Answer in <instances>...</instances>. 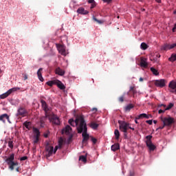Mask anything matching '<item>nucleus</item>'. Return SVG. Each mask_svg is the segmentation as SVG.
I'll use <instances>...</instances> for the list:
<instances>
[{
    "label": "nucleus",
    "instance_id": "obj_1",
    "mask_svg": "<svg viewBox=\"0 0 176 176\" xmlns=\"http://www.w3.org/2000/svg\"><path fill=\"white\" fill-rule=\"evenodd\" d=\"M68 122L73 126H77V131L78 134H82L83 133V126L86 124V121H85V118L83 116H77L75 121L74 119L69 120Z\"/></svg>",
    "mask_w": 176,
    "mask_h": 176
},
{
    "label": "nucleus",
    "instance_id": "obj_2",
    "mask_svg": "<svg viewBox=\"0 0 176 176\" xmlns=\"http://www.w3.org/2000/svg\"><path fill=\"white\" fill-rule=\"evenodd\" d=\"M13 160H14V153L10 155V156L6 160V162H7V164L9 166L10 170L13 171V170H14V167H16V171L19 172V162H14Z\"/></svg>",
    "mask_w": 176,
    "mask_h": 176
},
{
    "label": "nucleus",
    "instance_id": "obj_3",
    "mask_svg": "<svg viewBox=\"0 0 176 176\" xmlns=\"http://www.w3.org/2000/svg\"><path fill=\"white\" fill-rule=\"evenodd\" d=\"M120 124V130L124 133V135H127V131L129 130V127L130 126L129 123L126 122L125 121H118Z\"/></svg>",
    "mask_w": 176,
    "mask_h": 176
},
{
    "label": "nucleus",
    "instance_id": "obj_4",
    "mask_svg": "<svg viewBox=\"0 0 176 176\" xmlns=\"http://www.w3.org/2000/svg\"><path fill=\"white\" fill-rule=\"evenodd\" d=\"M28 116V111H27L25 108L23 107H19V109H17L16 116L17 117L21 116V118H25V116Z\"/></svg>",
    "mask_w": 176,
    "mask_h": 176
},
{
    "label": "nucleus",
    "instance_id": "obj_5",
    "mask_svg": "<svg viewBox=\"0 0 176 176\" xmlns=\"http://www.w3.org/2000/svg\"><path fill=\"white\" fill-rule=\"evenodd\" d=\"M17 90H20V88H19V87H13L12 89H10L6 93L1 94L0 96V98H1V100H3V99L9 97V96H10V94H12V93H14V91H17Z\"/></svg>",
    "mask_w": 176,
    "mask_h": 176
},
{
    "label": "nucleus",
    "instance_id": "obj_6",
    "mask_svg": "<svg viewBox=\"0 0 176 176\" xmlns=\"http://www.w3.org/2000/svg\"><path fill=\"white\" fill-rule=\"evenodd\" d=\"M50 122L52 123V124H55L56 126H60L61 122H60V118L55 114H52L50 118Z\"/></svg>",
    "mask_w": 176,
    "mask_h": 176
},
{
    "label": "nucleus",
    "instance_id": "obj_7",
    "mask_svg": "<svg viewBox=\"0 0 176 176\" xmlns=\"http://www.w3.org/2000/svg\"><path fill=\"white\" fill-rule=\"evenodd\" d=\"M82 142H85L86 141H88L89 138V135L87 133V124H85V125L82 126Z\"/></svg>",
    "mask_w": 176,
    "mask_h": 176
},
{
    "label": "nucleus",
    "instance_id": "obj_8",
    "mask_svg": "<svg viewBox=\"0 0 176 176\" xmlns=\"http://www.w3.org/2000/svg\"><path fill=\"white\" fill-rule=\"evenodd\" d=\"M162 122H163L164 126H171L173 123H174V119L171 117H168V118H161Z\"/></svg>",
    "mask_w": 176,
    "mask_h": 176
},
{
    "label": "nucleus",
    "instance_id": "obj_9",
    "mask_svg": "<svg viewBox=\"0 0 176 176\" xmlns=\"http://www.w3.org/2000/svg\"><path fill=\"white\" fill-rule=\"evenodd\" d=\"M168 90L170 93L176 94V81L172 80L169 82Z\"/></svg>",
    "mask_w": 176,
    "mask_h": 176
},
{
    "label": "nucleus",
    "instance_id": "obj_10",
    "mask_svg": "<svg viewBox=\"0 0 176 176\" xmlns=\"http://www.w3.org/2000/svg\"><path fill=\"white\" fill-rule=\"evenodd\" d=\"M45 150L48 153L47 154V157H50L52 155H53L54 147L53 146H50L49 144H47L45 146Z\"/></svg>",
    "mask_w": 176,
    "mask_h": 176
},
{
    "label": "nucleus",
    "instance_id": "obj_11",
    "mask_svg": "<svg viewBox=\"0 0 176 176\" xmlns=\"http://www.w3.org/2000/svg\"><path fill=\"white\" fill-rule=\"evenodd\" d=\"M154 85L157 87H164V86H166V80L164 79L156 80L154 82Z\"/></svg>",
    "mask_w": 176,
    "mask_h": 176
},
{
    "label": "nucleus",
    "instance_id": "obj_12",
    "mask_svg": "<svg viewBox=\"0 0 176 176\" xmlns=\"http://www.w3.org/2000/svg\"><path fill=\"white\" fill-rule=\"evenodd\" d=\"M56 47L60 53V54H62V56H65V46L61 44H56Z\"/></svg>",
    "mask_w": 176,
    "mask_h": 176
},
{
    "label": "nucleus",
    "instance_id": "obj_13",
    "mask_svg": "<svg viewBox=\"0 0 176 176\" xmlns=\"http://www.w3.org/2000/svg\"><path fill=\"white\" fill-rule=\"evenodd\" d=\"M137 93V89H135V87H130L129 91L127 92V95L131 97H135V94Z\"/></svg>",
    "mask_w": 176,
    "mask_h": 176
},
{
    "label": "nucleus",
    "instance_id": "obj_14",
    "mask_svg": "<svg viewBox=\"0 0 176 176\" xmlns=\"http://www.w3.org/2000/svg\"><path fill=\"white\" fill-rule=\"evenodd\" d=\"M55 74L59 75V76H64L65 75V71L58 67L55 69Z\"/></svg>",
    "mask_w": 176,
    "mask_h": 176
},
{
    "label": "nucleus",
    "instance_id": "obj_15",
    "mask_svg": "<svg viewBox=\"0 0 176 176\" xmlns=\"http://www.w3.org/2000/svg\"><path fill=\"white\" fill-rule=\"evenodd\" d=\"M72 131V128L69 126V125H67L63 130H62V134H67L68 135L71 133V131Z\"/></svg>",
    "mask_w": 176,
    "mask_h": 176
},
{
    "label": "nucleus",
    "instance_id": "obj_16",
    "mask_svg": "<svg viewBox=\"0 0 176 176\" xmlns=\"http://www.w3.org/2000/svg\"><path fill=\"white\" fill-rule=\"evenodd\" d=\"M41 107L44 111V112H45V113H47L48 111H49V108L47 107V103H46V101L41 100Z\"/></svg>",
    "mask_w": 176,
    "mask_h": 176
},
{
    "label": "nucleus",
    "instance_id": "obj_17",
    "mask_svg": "<svg viewBox=\"0 0 176 176\" xmlns=\"http://www.w3.org/2000/svg\"><path fill=\"white\" fill-rule=\"evenodd\" d=\"M140 67H142V68H147L148 67V63H146V58H141Z\"/></svg>",
    "mask_w": 176,
    "mask_h": 176
},
{
    "label": "nucleus",
    "instance_id": "obj_18",
    "mask_svg": "<svg viewBox=\"0 0 176 176\" xmlns=\"http://www.w3.org/2000/svg\"><path fill=\"white\" fill-rule=\"evenodd\" d=\"M55 85H56V86L60 89V90H64V89H65L64 84H63V82L58 80H56Z\"/></svg>",
    "mask_w": 176,
    "mask_h": 176
},
{
    "label": "nucleus",
    "instance_id": "obj_19",
    "mask_svg": "<svg viewBox=\"0 0 176 176\" xmlns=\"http://www.w3.org/2000/svg\"><path fill=\"white\" fill-rule=\"evenodd\" d=\"M77 13H78L79 14H88L89 11L85 10L83 8H80L77 10Z\"/></svg>",
    "mask_w": 176,
    "mask_h": 176
},
{
    "label": "nucleus",
    "instance_id": "obj_20",
    "mask_svg": "<svg viewBox=\"0 0 176 176\" xmlns=\"http://www.w3.org/2000/svg\"><path fill=\"white\" fill-rule=\"evenodd\" d=\"M159 58H160V55L159 54H155L153 57L150 58V60L155 63H157L159 61Z\"/></svg>",
    "mask_w": 176,
    "mask_h": 176
},
{
    "label": "nucleus",
    "instance_id": "obj_21",
    "mask_svg": "<svg viewBox=\"0 0 176 176\" xmlns=\"http://www.w3.org/2000/svg\"><path fill=\"white\" fill-rule=\"evenodd\" d=\"M47 116H49L47 113H45V116L40 118V123H41V127H43V124H45V122H46V119H47Z\"/></svg>",
    "mask_w": 176,
    "mask_h": 176
},
{
    "label": "nucleus",
    "instance_id": "obj_22",
    "mask_svg": "<svg viewBox=\"0 0 176 176\" xmlns=\"http://www.w3.org/2000/svg\"><path fill=\"white\" fill-rule=\"evenodd\" d=\"M43 71V68H40L38 71H37V76L39 79V80H41V82H43V77H42V72Z\"/></svg>",
    "mask_w": 176,
    "mask_h": 176
},
{
    "label": "nucleus",
    "instance_id": "obj_23",
    "mask_svg": "<svg viewBox=\"0 0 176 176\" xmlns=\"http://www.w3.org/2000/svg\"><path fill=\"white\" fill-rule=\"evenodd\" d=\"M88 126H89V127H91V129H93V130H97V129H98L99 124L94 122H91V123H89L88 124Z\"/></svg>",
    "mask_w": 176,
    "mask_h": 176
},
{
    "label": "nucleus",
    "instance_id": "obj_24",
    "mask_svg": "<svg viewBox=\"0 0 176 176\" xmlns=\"http://www.w3.org/2000/svg\"><path fill=\"white\" fill-rule=\"evenodd\" d=\"M5 119L9 120V116L7 113H4L0 116V120L3 122V123H5Z\"/></svg>",
    "mask_w": 176,
    "mask_h": 176
},
{
    "label": "nucleus",
    "instance_id": "obj_25",
    "mask_svg": "<svg viewBox=\"0 0 176 176\" xmlns=\"http://www.w3.org/2000/svg\"><path fill=\"white\" fill-rule=\"evenodd\" d=\"M118 149H120V146L119 144L116 143L111 146V151L113 152H116V151H118Z\"/></svg>",
    "mask_w": 176,
    "mask_h": 176
},
{
    "label": "nucleus",
    "instance_id": "obj_26",
    "mask_svg": "<svg viewBox=\"0 0 176 176\" xmlns=\"http://www.w3.org/2000/svg\"><path fill=\"white\" fill-rule=\"evenodd\" d=\"M151 115L148 116L146 113H142L136 117V119H142L145 118L146 119H149L151 118Z\"/></svg>",
    "mask_w": 176,
    "mask_h": 176
},
{
    "label": "nucleus",
    "instance_id": "obj_27",
    "mask_svg": "<svg viewBox=\"0 0 176 176\" xmlns=\"http://www.w3.org/2000/svg\"><path fill=\"white\" fill-rule=\"evenodd\" d=\"M134 108V104H129L127 106L124 107V111L125 112H130V110L133 109Z\"/></svg>",
    "mask_w": 176,
    "mask_h": 176
},
{
    "label": "nucleus",
    "instance_id": "obj_28",
    "mask_svg": "<svg viewBox=\"0 0 176 176\" xmlns=\"http://www.w3.org/2000/svg\"><path fill=\"white\" fill-rule=\"evenodd\" d=\"M146 146H148L149 151H154L155 149H156V146H155V144H152V142L147 143Z\"/></svg>",
    "mask_w": 176,
    "mask_h": 176
},
{
    "label": "nucleus",
    "instance_id": "obj_29",
    "mask_svg": "<svg viewBox=\"0 0 176 176\" xmlns=\"http://www.w3.org/2000/svg\"><path fill=\"white\" fill-rule=\"evenodd\" d=\"M34 133L36 134V137H40L41 136V132L39 131V129L38 128H33Z\"/></svg>",
    "mask_w": 176,
    "mask_h": 176
},
{
    "label": "nucleus",
    "instance_id": "obj_30",
    "mask_svg": "<svg viewBox=\"0 0 176 176\" xmlns=\"http://www.w3.org/2000/svg\"><path fill=\"white\" fill-rule=\"evenodd\" d=\"M79 160H81L83 163H86V162H87V157L86 155H80L79 157Z\"/></svg>",
    "mask_w": 176,
    "mask_h": 176
},
{
    "label": "nucleus",
    "instance_id": "obj_31",
    "mask_svg": "<svg viewBox=\"0 0 176 176\" xmlns=\"http://www.w3.org/2000/svg\"><path fill=\"white\" fill-rule=\"evenodd\" d=\"M88 3H91V9H94V8H96V3L94 0H89Z\"/></svg>",
    "mask_w": 176,
    "mask_h": 176
},
{
    "label": "nucleus",
    "instance_id": "obj_32",
    "mask_svg": "<svg viewBox=\"0 0 176 176\" xmlns=\"http://www.w3.org/2000/svg\"><path fill=\"white\" fill-rule=\"evenodd\" d=\"M169 61H171V63H174V61H176V54H172L171 56L168 58Z\"/></svg>",
    "mask_w": 176,
    "mask_h": 176
},
{
    "label": "nucleus",
    "instance_id": "obj_33",
    "mask_svg": "<svg viewBox=\"0 0 176 176\" xmlns=\"http://www.w3.org/2000/svg\"><path fill=\"white\" fill-rule=\"evenodd\" d=\"M114 134H115L116 140H119V138L120 137V133H119V130L116 129L114 131Z\"/></svg>",
    "mask_w": 176,
    "mask_h": 176
},
{
    "label": "nucleus",
    "instance_id": "obj_34",
    "mask_svg": "<svg viewBox=\"0 0 176 176\" xmlns=\"http://www.w3.org/2000/svg\"><path fill=\"white\" fill-rule=\"evenodd\" d=\"M162 50H171L170 48V44H164L162 47Z\"/></svg>",
    "mask_w": 176,
    "mask_h": 176
},
{
    "label": "nucleus",
    "instance_id": "obj_35",
    "mask_svg": "<svg viewBox=\"0 0 176 176\" xmlns=\"http://www.w3.org/2000/svg\"><path fill=\"white\" fill-rule=\"evenodd\" d=\"M150 69L151 72L153 74V75H155V76H157V75H159V72H157V70L154 67H151Z\"/></svg>",
    "mask_w": 176,
    "mask_h": 176
},
{
    "label": "nucleus",
    "instance_id": "obj_36",
    "mask_svg": "<svg viewBox=\"0 0 176 176\" xmlns=\"http://www.w3.org/2000/svg\"><path fill=\"white\" fill-rule=\"evenodd\" d=\"M140 47L142 50H146V49H148V45L145 43H142Z\"/></svg>",
    "mask_w": 176,
    "mask_h": 176
},
{
    "label": "nucleus",
    "instance_id": "obj_37",
    "mask_svg": "<svg viewBox=\"0 0 176 176\" xmlns=\"http://www.w3.org/2000/svg\"><path fill=\"white\" fill-rule=\"evenodd\" d=\"M23 126H25L26 129H28V130H30V126H31V122H25L23 123Z\"/></svg>",
    "mask_w": 176,
    "mask_h": 176
},
{
    "label": "nucleus",
    "instance_id": "obj_38",
    "mask_svg": "<svg viewBox=\"0 0 176 176\" xmlns=\"http://www.w3.org/2000/svg\"><path fill=\"white\" fill-rule=\"evenodd\" d=\"M146 139L147 140L146 141V144H149V143L152 142V140H152V135H147L146 137Z\"/></svg>",
    "mask_w": 176,
    "mask_h": 176
},
{
    "label": "nucleus",
    "instance_id": "obj_39",
    "mask_svg": "<svg viewBox=\"0 0 176 176\" xmlns=\"http://www.w3.org/2000/svg\"><path fill=\"white\" fill-rule=\"evenodd\" d=\"M56 80L48 81V82H47V86L52 87V86H53V85H56Z\"/></svg>",
    "mask_w": 176,
    "mask_h": 176
},
{
    "label": "nucleus",
    "instance_id": "obj_40",
    "mask_svg": "<svg viewBox=\"0 0 176 176\" xmlns=\"http://www.w3.org/2000/svg\"><path fill=\"white\" fill-rule=\"evenodd\" d=\"M93 20L94 21H96V23H98V24H103V23H104V21L98 20V19H97V18H96V16H93Z\"/></svg>",
    "mask_w": 176,
    "mask_h": 176
},
{
    "label": "nucleus",
    "instance_id": "obj_41",
    "mask_svg": "<svg viewBox=\"0 0 176 176\" xmlns=\"http://www.w3.org/2000/svg\"><path fill=\"white\" fill-rule=\"evenodd\" d=\"M124 96H126V94H124L122 96L118 98V101L120 102H123L124 101Z\"/></svg>",
    "mask_w": 176,
    "mask_h": 176
},
{
    "label": "nucleus",
    "instance_id": "obj_42",
    "mask_svg": "<svg viewBox=\"0 0 176 176\" xmlns=\"http://www.w3.org/2000/svg\"><path fill=\"white\" fill-rule=\"evenodd\" d=\"M173 107H174V104L173 103H169L168 107L165 109V111H169V109H171V108H173Z\"/></svg>",
    "mask_w": 176,
    "mask_h": 176
},
{
    "label": "nucleus",
    "instance_id": "obj_43",
    "mask_svg": "<svg viewBox=\"0 0 176 176\" xmlns=\"http://www.w3.org/2000/svg\"><path fill=\"white\" fill-rule=\"evenodd\" d=\"M38 142H39V136H35L34 144H38Z\"/></svg>",
    "mask_w": 176,
    "mask_h": 176
},
{
    "label": "nucleus",
    "instance_id": "obj_44",
    "mask_svg": "<svg viewBox=\"0 0 176 176\" xmlns=\"http://www.w3.org/2000/svg\"><path fill=\"white\" fill-rule=\"evenodd\" d=\"M8 146H9V148H10L11 149H13V142H12V141H9V142H8Z\"/></svg>",
    "mask_w": 176,
    "mask_h": 176
},
{
    "label": "nucleus",
    "instance_id": "obj_45",
    "mask_svg": "<svg viewBox=\"0 0 176 176\" xmlns=\"http://www.w3.org/2000/svg\"><path fill=\"white\" fill-rule=\"evenodd\" d=\"M103 2H104V3H108V5H109V3H112V0H102Z\"/></svg>",
    "mask_w": 176,
    "mask_h": 176
},
{
    "label": "nucleus",
    "instance_id": "obj_46",
    "mask_svg": "<svg viewBox=\"0 0 176 176\" xmlns=\"http://www.w3.org/2000/svg\"><path fill=\"white\" fill-rule=\"evenodd\" d=\"M27 159H28V157H27V156H23V157H21L20 161H21V162H23V161H24V160H27Z\"/></svg>",
    "mask_w": 176,
    "mask_h": 176
},
{
    "label": "nucleus",
    "instance_id": "obj_47",
    "mask_svg": "<svg viewBox=\"0 0 176 176\" xmlns=\"http://www.w3.org/2000/svg\"><path fill=\"white\" fill-rule=\"evenodd\" d=\"M164 127H166V125H164V124L163 126L158 127L157 129V130H163V129H164Z\"/></svg>",
    "mask_w": 176,
    "mask_h": 176
},
{
    "label": "nucleus",
    "instance_id": "obj_48",
    "mask_svg": "<svg viewBox=\"0 0 176 176\" xmlns=\"http://www.w3.org/2000/svg\"><path fill=\"white\" fill-rule=\"evenodd\" d=\"M91 141L94 144H96L97 143V139H96L95 138H91Z\"/></svg>",
    "mask_w": 176,
    "mask_h": 176
},
{
    "label": "nucleus",
    "instance_id": "obj_49",
    "mask_svg": "<svg viewBox=\"0 0 176 176\" xmlns=\"http://www.w3.org/2000/svg\"><path fill=\"white\" fill-rule=\"evenodd\" d=\"M176 46V43H173L170 45V49H174V47H175Z\"/></svg>",
    "mask_w": 176,
    "mask_h": 176
},
{
    "label": "nucleus",
    "instance_id": "obj_50",
    "mask_svg": "<svg viewBox=\"0 0 176 176\" xmlns=\"http://www.w3.org/2000/svg\"><path fill=\"white\" fill-rule=\"evenodd\" d=\"M58 146H59L60 148H61V146H63V140L59 141Z\"/></svg>",
    "mask_w": 176,
    "mask_h": 176
},
{
    "label": "nucleus",
    "instance_id": "obj_51",
    "mask_svg": "<svg viewBox=\"0 0 176 176\" xmlns=\"http://www.w3.org/2000/svg\"><path fill=\"white\" fill-rule=\"evenodd\" d=\"M164 112H166V109L165 110L160 109L158 111V113H164Z\"/></svg>",
    "mask_w": 176,
    "mask_h": 176
},
{
    "label": "nucleus",
    "instance_id": "obj_52",
    "mask_svg": "<svg viewBox=\"0 0 176 176\" xmlns=\"http://www.w3.org/2000/svg\"><path fill=\"white\" fill-rule=\"evenodd\" d=\"M146 123H148V124H152L153 121H152V120H146Z\"/></svg>",
    "mask_w": 176,
    "mask_h": 176
},
{
    "label": "nucleus",
    "instance_id": "obj_53",
    "mask_svg": "<svg viewBox=\"0 0 176 176\" xmlns=\"http://www.w3.org/2000/svg\"><path fill=\"white\" fill-rule=\"evenodd\" d=\"M27 79H28V76L27 74H24L23 80H27Z\"/></svg>",
    "mask_w": 176,
    "mask_h": 176
},
{
    "label": "nucleus",
    "instance_id": "obj_54",
    "mask_svg": "<svg viewBox=\"0 0 176 176\" xmlns=\"http://www.w3.org/2000/svg\"><path fill=\"white\" fill-rule=\"evenodd\" d=\"M175 30H176V23L174 25V27L172 29L173 32H175Z\"/></svg>",
    "mask_w": 176,
    "mask_h": 176
},
{
    "label": "nucleus",
    "instance_id": "obj_55",
    "mask_svg": "<svg viewBox=\"0 0 176 176\" xmlns=\"http://www.w3.org/2000/svg\"><path fill=\"white\" fill-rule=\"evenodd\" d=\"M57 149H58V146H56L55 147V148L54 149V153H56V152H57Z\"/></svg>",
    "mask_w": 176,
    "mask_h": 176
},
{
    "label": "nucleus",
    "instance_id": "obj_56",
    "mask_svg": "<svg viewBox=\"0 0 176 176\" xmlns=\"http://www.w3.org/2000/svg\"><path fill=\"white\" fill-rule=\"evenodd\" d=\"M158 107H159V108H160L162 107H164V108H166V104H159Z\"/></svg>",
    "mask_w": 176,
    "mask_h": 176
},
{
    "label": "nucleus",
    "instance_id": "obj_57",
    "mask_svg": "<svg viewBox=\"0 0 176 176\" xmlns=\"http://www.w3.org/2000/svg\"><path fill=\"white\" fill-rule=\"evenodd\" d=\"M44 137H45V138H47V137H49V134L48 133H44Z\"/></svg>",
    "mask_w": 176,
    "mask_h": 176
},
{
    "label": "nucleus",
    "instance_id": "obj_58",
    "mask_svg": "<svg viewBox=\"0 0 176 176\" xmlns=\"http://www.w3.org/2000/svg\"><path fill=\"white\" fill-rule=\"evenodd\" d=\"M92 111L93 112H97V108H93Z\"/></svg>",
    "mask_w": 176,
    "mask_h": 176
},
{
    "label": "nucleus",
    "instance_id": "obj_59",
    "mask_svg": "<svg viewBox=\"0 0 176 176\" xmlns=\"http://www.w3.org/2000/svg\"><path fill=\"white\" fill-rule=\"evenodd\" d=\"M138 119H137V118H135V123H136V124H138Z\"/></svg>",
    "mask_w": 176,
    "mask_h": 176
},
{
    "label": "nucleus",
    "instance_id": "obj_60",
    "mask_svg": "<svg viewBox=\"0 0 176 176\" xmlns=\"http://www.w3.org/2000/svg\"><path fill=\"white\" fill-rule=\"evenodd\" d=\"M140 82H143L144 81V78H142V77L139 79Z\"/></svg>",
    "mask_w": 176,
    "mask_h": 176
},
{
    "label": "nucleus",
    "instance_id": "obj_61",
    "mask_svg": "<svg viewBox=\"0 0 176 176\" xmlns=\"http://www.w3.org/2000/svg\"><path fill=\"white\" fill-rule=\"evenodd\" d=\"M156 2H157L158 3H160V2H162V0H155Z\"/></svg>",
    "mask_w": 176,
    "mask_h": 176
},
{
    "label": "nucleus",
    "instance_id": "obj_62",
    "mask_svg": "<svg viewBox=\"0 0 176 176\" xmlns=\"http://www.w3.org/2000/svg\"><path fill=\"white\" fill-rule=\"evenodd\" d=\"M128 129H130L131 130H134V128H132L131 126H130V125L129 127H128Z\"/></svg>",
    "mask_w": 176,
    "mask_h": 176
},
{
    "label": "nucleus",
    "instance_id": "obj_63",
    "mask_svg": "<svg viewBox=\"0 0 176 176\" xmlns=\"http://www.w3.org/2000/svg\"><path fill=\"white\" fill-rule=\"evenodd\" d=\"M128 129H130L131 130H134V128H132L131 126H130V125L129 127H128Z\"/></svg>",
    "mask_w": 176,
    "mask_h": 176
},
{
    "label": "nucleus",
    "instance_id": "obj_64",
    "mask_svg": "<svg viewBox=\"0 0 176 176\" xmlns=\"http://www.w3.org/2000/svg\"><path fill=\"white\" fill-rule=\"evenodd\" d=\"M153 123H154L155 124H156L157 123V120H153Z\"/></svg>",
    "mask_w": 176,
    "mask_h": 176
}]
</instances>
